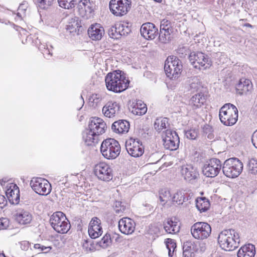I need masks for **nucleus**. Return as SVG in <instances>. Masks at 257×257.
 Returning <instances> with one entry per match:
<instances>
[{
  "label": "nucleus",
  "mask_w": 257,
  "mask_h": 257,
  "mask_svg": "<svg viewBox=\"0 0 257 257\" xmlns=\"http://www.w3.org/2000/svg\"><path fill=\"white\" fill-rule=\"evenodd\" d=\"M159 198L163 205L172 200L169 190L167 189H162L159 192Z\"/></svg>",
  "instance_id": "36"
},
{
  "label": "nucleus",
  "mask_w": 257,
  "mask_h": 257,
  "mask_svg": "<svg viewBox=\"0 0 257 257\" xmlns=\"http://www.w3.org/2000/svg\"><path fill=\"white\" fill-rule=\"evenodd\" d=\"M251 142L254 147L257 149V130L252 135Z\"/></svg>",
  "instance_id": "58"
},
{
  "label": "nucleus",
  "mask_w": 257,
  "mask_h": 257,
  "mask_svg": "<svg viewBox=\"0 0 257 257\" xmlns=\"http://www.w3.org/2000/svg\"><path fill=\"white\" fill-rule=\"evenodd\" d=\"M172 31L160 30L159 40L162 43H167L171 40V33Z\"/></svg>",
  "instance_id": "37"
},
{
  "label": "nucleus",
  "mask_w": 257,
  "mask_h": 257,
  "mask_svg": "<svg viewBox=\"0 0 257 257\" xmlns=\"http://www.w3.org/2000/svg\"><path fill=\"white\" fill-rule=\"evenodd\" d=\"M248 172L252 174H257V160L251 158L248 161L247 165Z\"/></svg>",
  "instance_id": "42"
},
{
  "label": "nucleus",
  "mask_w": 257,
  "mask_h": 257,
  "mask_svg": "<svg viewBox=\"0 0 257 257\" xmlns=\"http://www.w3.org/2000/svg\"><path fill=\"white\" fill-rule=\"evenodd\" d=\"M196 207L200 212H205L209 208V201L205 197L198 198L196 200Z\"/></svg>",
  "instance_id": "33"
},
{
  "label": "nucleus",
  "mask_w": 257,
  "mask_h": 257,
  "mask_svg": "<svg viewBox=\"0 0 257 257\" xmlns=\"http://www.w3.org/2000/svg\"><path fill=\"white\" fill-rule=\"evenodd\" d=\"M185 193L183 191H177L172 198V201L178 205H182L188 200V198L185 197Z\"/></svg>",
  "instance_id": "35"
},
{
  "label": "nucleus",
  "mask_w": 257,
  "mask_h": 257,
  "mask_svg": "<svg viewBox=\"0 0 257 257\" xmlns=\"http://www.w3.org/2000/svg\"><path fill=\"white\" fill-rule=\"evenodd\" d=\"M169 126L168 119L167 117H159L156 119L154 123L155 130L158 133L162 131L165 133L164 130L167 129Z\"/></svg>",
  "instance_id": "32"
},
{
  "label": "nucleus",
  "mask_w": 257,
  "mask_h": 257,
  "mask_svg": "<svg viewBox=\"0 0 257 257\" xmlns=\"http://www.w3.org/2000/svg\"><path fill=\"white\" fill-rule=\"evenodd\" d=\"M88 128L90 132L99 136L105 133L107 126L106 123L102 118L94 117L90 119Z\"/></svg>",
  "instance_id": "17"
},
{
  "label": "nucleus",
  "mask_w": 257,
  "mask_h": 257,
  "mask_svg": "<svg viewBox=\"0 0 257 257\" xmlns=\"http://www.w3.org/2000/svg\"><path fill=\"white\" fill-rule=\"evenodd\" d=\"M80 27V26L77 21L74 20H72V22H70L67 25V30L69 31L70 33H72L74 32H76L77 30H79L78 28Z\"/></svg>",
  "instance_id": "46"
},
{
  "label": "nucleus",
  "mask_w": 257,
  "mask_h": 257,
  "mask_svg": "<svg viewBox=\"0 0 257 257\" xmlns=\"http://www.w3.org/2000/svg\"><path fill=\"white\" fill-rule=\"evenodd\" d=\"M108 34L110 37L115 39H118L119 37V33L118 32V25L115 24L114 26H112L108 31Z\"/></svg>",
  "instance_id": "44"
},
{
  "label": "nucleus",
  "mask_w": 257,
  "mask_h": 257,
  "mask_svg": "<svg viewBox=\"0 0 257 257\" xmlns=\"http://www.w3.org/2000/svg\"><path fill=\"white\" fill-rule=\"evenodd\" d=\"M94 172L97 178L103 181H109L112 178V170L110 166L103 162L96 165Z\"/></svg>",
  "instance_id": "15"
},
{
  "label": "nucleus",
  "mask_w": 257,
  "mask_h": 257,
  "mask_svg": "<svg viewBox=\"0 0 257 257\" xmlns=\"http://www.w3.org/2000/svg\"><path fill=\"white\" fill-rule=\"evenodd\" d=\"M120 105L116 102L109 101L102 108V112L105 116L111 118L119 113Z\"/></svg>",
  "instance_id": "21"
},
{
  "label": "nucleus",
  "mask_w": 257,
  "mask_h": 257,
  "mask_svg": "<svg viewBox=\"0 0 257 257\" xmlns=\"http://www.w3.org/2000/svg\"><path fill=\"white\" fill-rule=\"evenodd\" d=\"M45 46V45H41L39 49L42 51L44 57L47 59H49L52 55V50L49 49L47 46H46L47 48Z\"/></svg>",
  "instance_id": "51"
},
{
  "label": "nucleus",
  "mask_w": 257,
  "mask_h": 257,
  "mask_svg": "<svg viewBox=\"0 0 257 257\" xmlns=\"http://www.w3.org/2000/svg\"><path fill=\"white\" fill-rule=\"evenodd\" d=\"M154 1L158 3H161L162 2V0H153Z\"/></svg>",
  "instance_id": "63"
},
{
  "label": "nucleus",
  "mask_w": 257,
  "mask_h": 257,
  "mask_svg": "<svg viewBox=\"0 0 257 257\" xmlns=\"http://www.w3.org/2000/svg\"><path fill=\"white\" fill-rule=\"evenodd\" d=\"M100 151L106 159H114L119 155L120 146L116 140L109 138L104 140L101 143Z\"/></svg>",
  "instance_id": "6"
},
{
  "label": "nucleus",
  "mask_w": 257,
  "mask_h": 257,
  "mask_svg": "<svg viewBox=\"0 0 257 257\" xmlns=\"http://www.w3.org/2000/svg\"><path fill=\"white\" fill-rule=\"evenodd\" d=\"M203 132L206 134H208V138L212 139L214 138V135L212 134L213 128L212 127L208 124L205 125L203 128Z\"/></svg>",
  "instance_id": "53"
},
{
  "label": "nucleus",
  "mask_w": 257,
  "mask_h": 257,
  "mask_svg": "<svg viewBox=\"0 0 257 257\" xmlns=\"http://www.w3.org/2000/svg\"><path fill=\"white\" fill-rule=\"evenodd\" d=\"M111 242V239L109 234H105L99 241V244L103 248L107 247Z\"/></svg>",
  "instance_id": "45"
},
{
  "label": "nucleus",
  "mask_w": 257,
  "mask_h": 257,
  "mask_svg": "<svg viewBox=\"0 0 257 257\" xmlns=\"http://www.w3.org/2000/svg\"><path fill=\"white\" fill-rule=\"evenodd\" d=\"M0 257H6L4 253H0Z\"/></svg>",
  "instance_id": "61"
},
{
  "label": "nucleus",
  "mask_w": 257,
  "mask_h": 257,
  "mask_svg": "<svg viewBox=\"0 0 257 257\" xmlns=\"http://www.w3.org/2000/svg\"><path fill=\"white\" fill-rule=\"evenodd\" d=\"M21 248L23 250H27L29 247V243L28 241H24L21 243Z\"/></svg>",
  "instance_id": "60"
},
{
  "label": "nucleus",
  "mask_w": 257,
  "mask_h": 257,
  "mask_svg": "<svg viewBox=\"0 0 257 257\" xmlns=\"http://www.w3.org/2000/svg\"><path fill=\"white\" fill-rule=\"evenodd\" d=\"M160 30L172 31L170 22L165 19L161 22Z\"/></svg>",
  "instance_id": "52"
},
{
  "label": "nucleus",
  "mask_w": 257,
  "mask_h": 257,
  "mask_svg": "<svg viewBox=\"0 0 257 257\" xmlns=\"http://www.w3.org/2000/svg\"><path fill=\"white\" fill-rule=\"evenodd\" d=\"M77 12L82 17L88 18L93 11L92 4L89 0H78Z\"/></svg>",
  "instance_id": "20"
},
{
  "label": "nucleus",
  "mask_w": 257,
  "mask_h": 257,
  "mask_svg": "<svg viewBox=\"0 0 257 257\" xmlns=\"http://www.w3.org/2000/svg\"><path fill=\"white\" fill-rule=\"evenodd\" d=\"M205 101V96L203 93H198L192 96L189 100V106L195 110L200 108Z\"/></svg>",
  "instance_id": "28"
},
{
  "label": "nucleus",
  "mask_w": 257,
  "mask_h": 257,
  "mask_svg": "<svg viewBox=\"0 0 257 257\" xmlns=\"http://www.w3.org/2000/svg\"><path fill=\"white\" fill-rule=\"evenodd\" d=\"M32 189L40 195L46 196L51 191V185L49 181L42 178H33L30 182Z\"/></svg>",
  "instance_id": "10"
},
{
  "label": "nucleus",
  "mask_w": 257,
  "mask_h": 257,
  "mask_svg": "<svg viewBox=\"0 0 257 257\" xmlns=\"http://www.w3.org/2000/svg\"><path fill=\"white\" fill-rule=\"evenodd\" d=\"M164 70L168 77L176 79L180 76L182 71V62L176 56H168L165 61Z\"/></svg>",
  "instance_id": "5"
},
{
  "label": "nucleus",
  "mask_w": 257,
  "mask_h": 257,
  "mask_svg": "<svg viewBox=\"0 0 257 257\" xmlns=\"http://www.w3.org/2000/svg\"><path fill=\"white\" fill-rule=\"evenodd\" d=\"M51 225L58 233H66L70 228V224L65 215L58 211L53 213L50 219Z\"/></svg>",
  "instance_id": "7"
},
{
  "label": "nucleus",
  "mask_w": 257,
  "mask_h": 257,
  "mask_svg": "<svg viewBox=\"0 0 257 257\" xmlns=\"http://www.w3.org/2000/svg\"><path fill=\"white\" fill-rule=\"evenodd\" d=\"M164 228L166 232L172 234H175L180 230L178 223L173 221L172 218H168L164 221Z\"/></svg>",
  "instance_id": "30"
},
{
  "label": "nucleus",
  "mask_w": 257,
  "mask_h": 257,
  "mask_svg": "<svg viewBox=\"0 0 257 257\" xmlns=\"http://www.w3.org/2000/svg\"><path fill=\"white\" fill-rule=\"evenodd\" d=\"M39 7L43 9H46L51 6L54 0H37Z\"/></svg>",
  "instance_id": "49"
},
{
  "label": "nucleus",
  "mask_w": 257,
  "mask_h": 257,
  "mask_svg": "<svg viewBox=\"0 0 257 257\" xmlns=\"http://www.w3.org/2000/svg\"><path fill=\"white\" fill-rule=\"evenodd\" d=\"M78 0H58L59 6L65 9H70L74 8L77 3Z\"/></svg>",
  "instance_id": "39"
},
{
  "label": "nucleus",
  "mask_w": 257,
  "mask_h": 257,
  "mask_svg": "<svg viewBox=\"0 0 257 257\" xmlns=\"http://www.w3.org/2000/svg\"><path fill=\"white\" fill-rule=\"evenodd\" d=\"M6 181H2L1 185L6 188V194L9 200L13 204H18L20 200V191L18 186L14 183H7Z\"/></svg>",
  "instance_id": "16"
},
{
  "label": "nucleus",
  "mask_w": 257,
  "mask_h": 257,
  "mask_svg": "<svg viewBox=\"0 0 257 257\" xmlns=\"http://www.w3.org/2000/svg\"><path fill=\"white\" fill-rule=\"evenodd\" d=\"M83 140L87 146H93L97 144L99 140V136L90 132L89 128L85 130L82 134Z\"/></svg>",
  "instance_id": "27"
},
{
  "label": "nucleus",
  "mask_w": 257,
  "mask_h": 257,
  "mask_svg": "<svg viewBox=\"0 0 257 257\" xmlns=\"http://www.w3.org/2000/svg\"><path fill=\"white\" fill-rule=\"evenodd\" d=\"M181 174L187 181H191L197 178L198 173L196 168L191 165H186L182 166Z\"/></svg>",
  "instance_id": "24"
},
{
  "label": "nucleus",
  "mask_w": 257,
  "mask_h": 257,
  "mask_svg": "<svg viewBox=\"0 0 257 257\" xmlns=\"http://www.w3.org/2000/svg\"><path fill=\"white\" fill-rule=\"evenodd\" d=\"M189 60L196 68L204 67V69H206L211 65V60L208 56L200 52L191 53Z\"/></svg>",
  "instance_id": "11"
},
{
  "label": "nucleus",
  "mask_w": 257,
  "mask_h": 257,
  "mask_svg": "<svg viewBox=\"0 0 257 257\" xmlns=\"http://www.w3.org/2000/svg\"><path fill=\"white\" fill-rule=\"evenodd\" d=\"M100 220L97 217H94L91 220L89 223V227H94V226H100Z\"/></svg>",
  "instance_id": "57"
},
{
  "label": "nucleus",
  "mask_w": 257,
  "mask_h": 257,
  "mask_svg": "<svg viewBox=\"0 0 257 257\" xmlns=\"http://www.w3.org/2000/svg\"><path fill=\"white\" fill-rule=\"evenodd\" d=\"M219 116L223 124L231 126L234 124L237 120L238 110L234 105L226 103L220 108Z\"/></svg>",
  "instance_id": "3"
},
{
  "label": "nucleus",
  "mask_w": 257,
  "mask_h": 257,
  "mask_svg": "<svg viewBox=\"0 0 257 257\" xmlns=\"http://www.w3.org/2000/svg\"><path fill=\"white\" fill-rule=\"evenodd\" d=\"M193 250L191 247V243L187 242L183 245V255L184 257H192Z\"/></svg>",
  "instance_id": "43"
},
{
  "label": "nucleus",
  "mask_w": 257,
  "mask_h": 257,
  "mask_svg": "<svg viewBox=\"0 0 257 257\" xmlns=\"http://www.w3.org/2000/svg\"><path fill=\"white\" fill-rule=\"evenodd\" d=\"M125 148L127 153L134 157H140L144 153V147L138 139L130 138L126 140Z\"/></svg>",
  "instance_id": "14"
},
{
  "label": "nucleus",
  "mask_w": 257,
  "mask_h": 257,
  "mask_svg": "<svg viewBox=\"0 0 257 257\" xmlns=\"http://www.w3.org/2000/svg\"><path fill=\"white\" fill-rule=\"evenodd\" d=\"M89 37L93 40H100L104 34V28L99 24L91 25L88 30Z\"/></svg>",
  "instance_id": "23"
},
{
  "label": "nucleus",
  "mask_w": 257,
  "mask_h": 257,
  "mask_svg": "<svg viewBox=\"0 0 257 257\" xmlns=\"http://www.w3.org/2000/svg\"><path fill=\"white\" fill-rule=\"evenodd\" d=\"M82 247L86 252L91 251L94 250V247L90 241L85 240L83 243Z\"/></svg>",
  "instance_id": "55"
},
{
  "label": "nucleus",
  "mask_w": 257,
  "mask_h": 257,
  "mask_svg": "<svg viewBox=\"0 0 257 257\" xmlns=\"http://www.w3.org/2000/svg\"><path fill=\"white\" fill-rule=\"evenodd\" d=\"M147 110L146 104L141 101L138 102L133 107L132 112L136 115H142L145 114Z\"/></svg>",
  "instance_id": "34"
},
{
  "label": "nucleus",
  "mask_w": 257,
  "mask_h": 257,
  "mask_svg": "<svg viewBox=\"0 0 257 257\" xmlns=\"http://www.w3.org/2000/svg\"><path fill=\"white\" fill-rule=\"evenodd\" d=\"M9 220L8 218H2L0 219V228L5 229L9 226Z\"/></svg>",
  "instance_id": "56"
},
{
  "label": "nucleus",
  "mask_w": 257,
  "mask_h": 257,
  "mask_svg": "<svg viewBox=\"0 0 257 257\" xmlns=\"http://www.w3.org/2000/svg\"><path fill=\"white\" fill-rule=\"evenodd\" d=\"M141 35L147 40H153L158 34V29L152 23L143 24L140 29Z\"/></svg>",
  "instance_id": "18"
},
{
  "label": "nucleus",
  "mask_w": 257,
  "mask_h": 257,
  "mask_svg": "<svg viewBox=\"0 0 257 257\" xmlns=\"http://www.w3.org/2000/svg\"><path fill=\"white\" fill-rule=\"evenodd\" d=\"M255 253L254 246L252 244L242 246L237 252V257H254Z\"/></svg>",
  "instance_id": "29"
},
{
  "label": "nucleus",
  "mask_w": 257,
  "mask_h": 257,
  "mask_svg": "<svg viewBox=\"0 0 257 257\" xmlns=\"http://www.w3.org/2000/svg\"><path fill=\"white\" fill-rule=\"evenodd\" d=\"M222 166L221 161L216 158H212L207 161L202 168L203 174L207 177L213 178L216 176Z\"/></svg>",
  "instance_id": "12"
},
{
  "label": "nucleus",
  "mask_w": 257,
  "mask_h": 257,
  "mask_svg": "<svg viewBox=\"0 0 257 257\" xmlns=\"http://www.w3.org/2000/svg\"><path fill=\"white\" fill-rule=\"evenodd\" d=\"M211 232L210 225L204 222H197L191 227V233L193 237L197 239L203 240L207 238Z\"/></svg>",
  "instance_id": "9"
},
{
  "label": "nucleus",
  "mask_w": 257,
  "mask_h": 257,
  "mask_svg": "<svg viewBox=\"0 0 257 257\" xmlns=\"http://www.w3.org/2000/svg\"><path fill=\"white\" fill-rule=\"evenodd\" d=\"M135 221L128 217H123L118 222V228L120 231L124 234H131L135 229Z\"/></svg>",
  "instance_id": "19"
},
{
  "label": "nucleus",
  "mask_w": 257,
  "mask_h": 257,
  "mask_svg": "<svg viewBox=\"0 0 257 257\" xmlns=\"http://www.w3.org/2000/svg\"><path fill=\"white\" fill-rule=\"evenodd\" d=\"M218 241L221 248L226 251H232L239 246L240 241L238 232L234 229H225L218 235Z\"/></svg>",
  "instance_id": "2"
},
{
  "label": "nucleus",
  "mask_w": 257,
  "mask_h": 257,
  "mask_svg": "<svg viewBox=\"0 0 257 257\" xmlns=\"http://www.w3.org/2000/svg\"><path fill=\"white\" fill-rule=\"evenodd\" d=\"M243 167V163L238 158H231L225 161L222 166V171L227 177L235 178L242 172Z\"/></svg>",
  "instance_id": "4"
},
{
  "label": "nucleus",
  "mask_w": 257,
  "mask_h": 257,
  "mask_svg": "<svg viewBox=\"0 0 257 257\" xmlns=\"http://www.w3.org/2000/svg\"><path fill=\"white\" fill-rule=\"evenodd\" d=\"M28 7V4L26 2H24L20 4L18 9L17 16L22 18L26 16V10Z\"/></svg>",
  "instance_id": "47"
},
{
  "label": "nucleus",
  "mask_w": 257,
  "mask_h": 257,
  "mask_svg": "<svg viewBox=\"0 0 257 257\" xmlns=\"http://www.w3.org/2000/svg\"><path fill=\"white\" fill-rule=\"evenodd\" d=\"M131 5V0H110L109 7L113 15L121 17L126 15L130 10Z\"/></svg>",
  "instance_id": "8"
},
{
  "label": "nucleus",
  "mask_w": 257,
  "mask_h": 257,
  "mask_svg": "<svg viewBox=\"0 0 257 257\" xmlns=\"http://www.w3.org/2000/svg\"><path fill=\"white\" fill-rule=\"evenodd\" d=\"M187 88L191 92H195L202 87V83L200 79L196 76L188 78L186 81Z\"/></svg>",
  "instance_id": "31"
},
{
  "label": "nucleus",
  "mask_w": 257,
  "mask_h": 257,
  "mask_svg": "<svg viewBox=\"0 0 257 257\" xmlns=\"http://www.w3.org/2000/svg\"><path fill=\"white\" fill-rule=\"evenodd\" d=\"M81 98L82 99V101L83 103H84V99H83L82 95L81 96Z\"/></svg>",
  "instance_id": "64"
},
{
  "label": "nucleus",
  "mask_w": 257,
  "mask_h": 257,
  "mask_svg": "<svg viewBox=\"0 0 257 257\" xmlns=\"http://www.w3.org/2000/svg\"><path fill=\"white\" fill-rule=\"evenodd\" d=\"M14 216L15 220L19 224L23 225L30 223L32 219V215L30 213L23 209L18 210Z\"/></svg>",
  "instance_id": "26"
},
{
  "label": "nucleus",
  "mask_w": 257,
  "mask_h": 257,
  "mask_svg": "<svg viewBox=\"0 0 257 257\" xmlns=\"http://www.w3.org/2000/svg\"><path fill=\"white\" fill-rule=\"evenodd\" d=\"M88 233L92 238H96L102 233V228L100 226L88 227Z\"/></svg>",
  "instance_id": "38"
},
{
  "label": "nucleus",
  "mask_w": 257,
  "mask_h": 257,
  "mask_svg": "<svg viewBox=\"0 0 257 257\" xmlns=\"http://www.w3.org/2000/svg\"><path fill=\"white\" fill-rule=\"evenodd\" d=\"M163 140V145L166 149L174 151L177 150L179 147V138L175 131H173L170 129L165 130V137Z\"/></svg>",
  "instance_id": "13"
},
{
  "label": "nucleus",
  "mask_w": 257,
  "mask_h": 257,
  "mask_svg": "<svg viewBox=\"0 0 257 257\" xmlns=\"http://www.w3.org/2000/svg\"><path fill=\"white\" fill-rule=\"evenodd\" d=\"M118 32L119 37L122 36H125L129 34L131 30L130 28L128 26L126 23H118Z\"/></svg>",
  "instance_id": "40"
},
{
  "label": "nucleus",
  "mask_w": 257,
  "mask_h": 257,
  "mask_svg": "<svg viewBox=\"0 0 257 257\" xmlns=\"http://www.w3.org/2000/svg\"><path fill=\"white\" fill-rule=\"evenodd\" d=\"M34 247L35 249H38L39 251H42L45 253L49 252L52 249V247L50 246H45L40 243L34 244Z\"/></svg>",
  "instance_id": "50"
},
{
  "label": "nucleus",
  "mask_w": 257,
  "mask_h": 257,
  "mask_svg": "<svg viewBox=\"0 0 257 257\" xmlns=\"http://www.w3.org/2000/svg\"><path fill=\"white\" fill-rule=\"evenodd\" d=\"M31 39V36H29L27 37L26 40H30Z\"/></svg>",
  "instance_id": "62"
},
{
  "label": "nucleus",
  "mask_w": 257,
  "mask_h": 257,
  "mask_svg": "<svg viewBox=\"0 0 257 257\" xmlns=\"http://www.w3.org/2000/svg\"><path fill=\"white\" fill-rule=\"evenodd\" d=\"M130 124L126 120H118L114 122L111 126L113 131L118 134H125L130 129Z\"/></svg>",
  "instance_id": "25"
},
{
  "label": "nucleus",
  "mask_w": 257,
  "mask_h": 257,
  "mask_svg": "<svg viewBox=\"0 0 257 257\" xmlns=\"http://www.w3.org/2000/svg\"><path fill=\"white\" fill-rule=\"evenodd\" d=\"M185 136L188 139L195 140L198 136V133L195 130H190L185 132Z\"/></svg>",
  "instance_id": "54"
},
{
  "label": "nucleus",
  "mask_w": 257,
  "mask_h": 257,
  "mask_svg": "<svg viewBox=\"0 0 257 257\" xmlns=\"http://www.w3.org/2000/svg\"><path fill=\"white\" fill-rule=\"evenodd\" d=\"M114 210L116 213L119 214L125 210V206L124 203L121 201H115L113 205Z\"/></svg>",
  "instance_id": "48"
},
{
  "label": "nucleus",
  "mask_w": 257,
  "mask_h": 257,
  "mask_svg": "<svg viewBox=\"0 0 257 257\" xmlns=\"http://www.w3.org/2000/svg\"><path fill=\"white\" fill-rule=\"evenodd\" d=\"M165 243L168 250V255L170 257H172L176 247V242L172 239L167 238L165 241Z\"/></svg>",
  "instance_id": "41"
},
{
  "label": "nucleus",
  "mask_w": 257,
  "mask_h": 257,
  "mask_svg": "<svg viewBox=\"0 0 257 257\" xmlns=\"http://www.w3.org/2000/svg\"><path fill=\"white\" fill-rule=\"evenodd\" d=\"M105 81L107 89L116 93L127 89L130 82L126 79L124 72L119 70L108 73L105 76Z\"/></svg>",
  "instance_id": "1"
},
{
  "label": "nucleus",
  "mask_w": 257,
  "mask_h": 257,
  "mask_svg": "<svg viewBox=\"0 0 257 257\" xmlns=\"http://www.w3.org/2000/svg\"><path fill=\"white\" fill-rule=\"evenodd\" d=\"M252 89V84L251 81L247 79L241 78L236 86V92L241 95L250 92Z\"/></svg>",
  "instance_id": "22"
},
{
  "label": "nucleus",
  "mask_w": 257,
  "mask_h": 257,
  "mask_svg": "<svg viewBox=\"0 0 257 257\" xmlns=\"http://www.w3.org/2000/svg\"><path fill=\"white\" fill-rule=\"evenodd\" d=\"M7 204V201L3 195H0V209H2Z\"/></svg>",
  "instance_id": "59"
}]
</instances>
